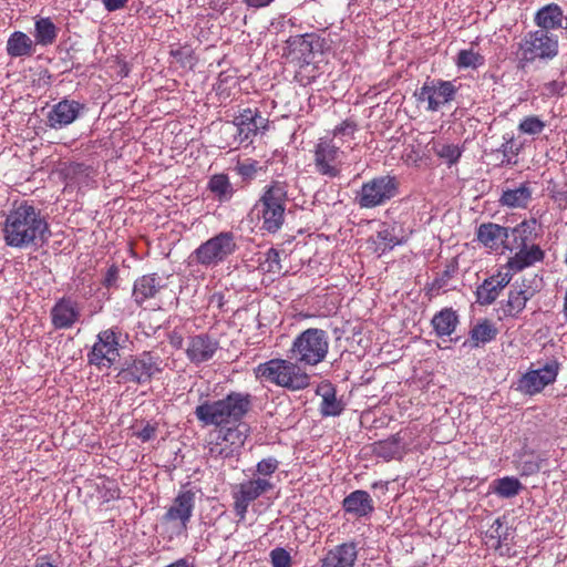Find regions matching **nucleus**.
Masks as SVG:
<instances>
[{"label": "nucleus", "mask_w": 567, "mask_h": 567, "mask_svg": "<svg viewBox=\"0 0 567 567\" xmlns=\"http://www.w3.org/2000/svg\"><path fill=\"white\" fill-rule=\"evenodd\" d=\"M47 223L31 205L21 204L6 219L4 236L8 245H42Z\"/></svg>", "instance_id": "1"}, {"label": "nucleus", "mask_w": 567, "mask_h": 567, "mask_svg": "<svg viewBox=\"0 0 567 567\" xmlns=\"http://www.w3.org/2000/svg\"><path fill=\"white\" fill-rule=\"evenodd\" d=\"M250 408L249 394L229 393L226 398L214 402H205L195 410L197 419L205 424L223 425L238 422Z\"/></svg>", "instance_id": "2"}, {"label": "nucleus", "mask_w": 567, "mask_h": 567, "mask_svg": "<svg viewBox=\"0 0 567 567\" xmlns=\"http://www.w3.org/2000/svg\"><path fill=\"white\" fill-rule=\"evenodd\" d=\"M544 250H518L513 258L507 262L508 270L505 272L499 271L496 276L485 279L484 282L477 288L476 296L477 302L481 305H491L499 296V292L505 288L511 279L512 271H520L526 267L543 260Z\"/></svg>", "instance_id": "3"}, {"label": "nucleus", "mask_w": 567, "mask_h": 567, "mask_svg": "<svg viewBox=\"0 0 567 567\" xmlns=\"http://www.w3.org/2000/svg\"><path fill=\"white\" fill-rule=\"evenodd\" d=\"M258 379L289 390H301L309 385V375L297 362L272 359L259 364L255 370Z\"/></svg>", "instance_id": "4"}, {"label": "nucleus", "mask_w": 567, "mask_h": 567, "mask_svg": "<svg viewBox=\"0 0 567 567\" xmlns=\"http://www.w3.org/2000/svg\"><path fill=\"white\" fill-rule=\"evenodd\" d=\"M329 349L327 332L307 329L292 343L290 359L299 364L316 365L324 360Z\"/></svg>", "instance_id": "5"}, {"label": "nucleus", "mask_w": 567, "mask_h": 567, "mask_svg": "<svg viewBox=\"0 0 567 567\" xmlns=\"http://www.w3.org/2000/svg\"><path fill=\"white\" fill-rule=\"evenodd\" d=\"M558 37L547 30L528 32L519 42L517 56L523 62L551 60L558 54Z\"/></svg>", "instance_id": "6"}, {"label": "nucleus", "mask_w": 567, "mask_h": 567, "mask_svg": "<svg viewBox=\"0 0 567 567\" xmlns=\"http://www.w3.org/2000/svg\"><path fill=\"white\" fill-rule=\"evenodd\" d=\"M399 183L394 176L374 177L361 186L357 195L361 208H374L384 205L398 195Z\"/></svg>", "instance_id": "7"}, {"label": "nucleus", "mask_w": 567, "mask_h": 567, "mask_svg": "<svg viewBox=\"0 0 567 567\" xmlns=\"http://www.w3.org/2000/svg\"><path fill=\"white\" fill-rule=\"evenodd\" d=\"M344 153L340 147L326 137L319 138L313 150V165L318 174L336 178L341 174Z\"/></svg>", "instance_id": "8"}, {"label": "nucleus", "mask_w": 567, "mask_h": 567, "mask_svg": "<svg viewBox=\"0 0 567 567\" xmlns=\"http://www.w3.org/2000/svg\"><path fill=\"white\" fill-rule=\"evenodd\" d=\"M162 363L163 362L159 357L153 355L150 352H144L118 372V382L142 383L148 381L156 373L163 371Z\"/></svg>", "instance_id": "9"}, {"label": "nucleus", "mask_w": 567, "mask_h": 567, "mask_svg": "<svg viewBox=\"0 0 567 567\" xmlns=\"http://www.w3.org/2000/svg\"><path fill=\"white\" fill-rule=\"evenodd\" d=\"M456 86L451 81L432 80L425 82L416 93L417 101L426 102V110L436 112L441 106L454 100Z\"/></svg>", "instance_id": "10"}, {"label": "nucleus", "mask_w": 567, "mask_h": 567, "mask_svg": "<svg viewBox=\"0 0 567 567\" xmlns=\"http://www.w3.org/2000/svg\"><path fill=\"white\" fill-rule=\"evenodd\" d=\"M233 124L237 128L240 143H250L259 131L267 128L268 120L257 109L247 107L234 117Z\"/></svg>", "instance_id": "11"}, {"label": "nucleus", "mask_w": 567, "mask_h": 567, "mask_svg": "<svg viewBox=\"0 0 567 567\" xmlns=\"http://www.w3.org/2000/svg\"><path fill=\"white\" fill-rule=\"evenodd\" d=\"M557 371L558 364L556 362L548 363L542 369L529 371L520 378L517 389L525 394H536L556 380Z\"/></svg>", "instance_id": "12"}, {"label": "nucleus", "mask_w": 567, "mask_h": 567, "mask_svg": "<svg viewBox=\"0 0 567 567\" xmlns=\"http://www.w3.org/2000/svg\"><path fill=\"white\" fill-rule=\"evenodd\" d=\"M84 105L74 100H62L54 104L47 114V125L59 130L72 124L83 111Z\"/></svg>", "instance_id": "13"}, {"label": "nucleus", "mask_w": 567, "mask_h": 567, "mask_svg": "<svg viewBox=\"0 0 567 567\" xmlns=\"http://www.w3.org/2000/svg\"><path fill=\"white\" fill-rule=\"evenodd\" d=\"M195 506V493L192 491L181 492L173 501V504L165 513L163 519L167 523L178 525L186 529L193 515Z\"/></svg>", "instance_id": "14"}, {"label": "nucleus", "mask_w": 567, "mask_h": 567, "mask_svg": "<svg viewBox=\"0 0 567 567\" xmlns=\"http://www.w3.org/2000/svg\"><path fill=\"white\" fill-rule=\"evenodd\" d=\"M97 342L93 346L90 362L99 364L101 360H106L110 364L118 358V340L114 330H104L99 333Z\"/></svg>", "instance_id": "15"}, {"label": "nucleus", "mask_w": 567, "mask_h": 567, "mask_svg": "<svg viewBox=\"0 0 567 567\" xmlns=\"http://www.w3.org/2000/svg\"><path fill=\"white\" fill-rule=\"evenodd\" d=\"M411 231L400 223H383L377 231L374 243L384 248H394L408 244Z\"/></svg>", "instance_id": "16"}, {"label": "nucleus", "mask_w": 567, "mask_h": 567, "mask_svg": "<svg viewBox=\"0 0 567 567\" xmlns=\"http://www.w3.org/2000/svg\"><path fill=\"white\" fill-rule=\"evenodd\" d=\"M358 557L354 543H343L330 549L321 559V567H353Z\"/></svg>", "instance_id": "17"}, {"label": "nucleus", "mask_w": 567, "mask_h": 567, "mask_svg": "<svg viewBox=\"0 0 567 567\" xmlns=\"http://www.w3.org/2000/svg\"><path fill=\"white\" fill-rule=\"evenodd\" d=\"M535 23L538 30H557L567 27V17L563 9L556 3L542 7L535 14Z\"/></svg>", "instance_id": "18"}, {"label": "nucleus", "mask_w": 567, "mask_h": 567, "mask_svg": "<svg viewBox=\"0 0 567 567\" xmlns=\"http://www.w3.org/2000/svg\"><path fill=\"white\" fill-rule=\"evenodd\" d=\"M346 513L355 518L370 515L374 511L373 499L365 491L357 489L350 493L342 502Z\"/></svg>", "instance_id": "19"}, {"label": "nucleus", "mask_w": 567, "mask_h": 567, "mask_svg": "<svg viewBox=\"0 0 567 567\" xmlns=\"http://www.w3.org/2000/svg\"><path fill=\"white\" fill-rule=\"evenodd\" d=\"M478 241L487 248H495L503 246V248H509L505 245L509 237V229L494 223L482 224L476 231Z\"/></svg>", "instance_id": "20"}, {"label": "nucleus", "mask_w": 567, "mask_h": 567, "mask_svg": "<svg viewBox=\"0 0 567 567\" xmlns=\"http://www.w3.org/2000/svg\"><path fill=\"white\" fill-rule=\"evenodd\" d=\"M52 323L56 329H68L78 321L80 311L74 302L62 299L51 310Z\"/></svg>", "instance_id": "21"}, {"label": "nucleus", "mask_w": 567, "mask_h": 567, "mask_svg": "<svg viewBox=\"0 0 567 567\" xmlns=\"http://www.w3.org/2000/svg\"><path fill=\"white\" fill-rule=\"evenodd\" d=\"M217 350V342L205 334H198L189 340L187 357L195 363L209 360Z\"/></svg>", "instance_id": "22"}, {"label": "nucleus", "mask_w": 567, "mask_h": 567, "mask_svg": "<svg viewBox=\"0 0 567 567\" xmlns=\"http://www.w3.org/2000/svg\"><path fill=\"white\" fill-rule=\"evenodd\" d=\"M533 198V189L528 183H523L518 187L503 190L498 202L501 206L508 208H527Z\"/></svg>", "instance_id": "23"}, {"label": "nucleus", "mask_w": 567, "mask_h": 567, "mask_svg": "<svg viewBox=\"0 0 567 567\" xmlns=\"http://www.w3.org/2000/svg\"><path fill=\"white\" fill-rule=\"evenodd\" d=\"M539 225L536 219L524 220L512 229L516 248H539L535 243Z\"/></svg>", "instance_id": "24"}, {"label": "nucleus", "mask_w": 567, "mask_h": 567, "mask_svg": "<svg viewBox=\"0 0 567 567\" xmlns=\"http://www.w3.org/2000/svg\"><path fill=\"white\" fill-rule=\"evenodd\" d=\"M287 203V184L280 181H274L265 187L264 194L257 204L267 205L269 207L285 208Z\"/></svg>", "instance_id": "25"}, {"label": "nucleus", "mask_w": 567, "mask_h": 567, "mask_svg": "<svg viewBox=\"0 0 567 567\" xmlns=\"http://www.w3.org/2000/svg\"><path fill=\"white\" fill-rule=\"evenodd\" d=\"M254 209L257 212L258 218L261 219L264 229L275 233L282 226L285 208L269 207V204H256Z\"/></svg>", "instance_id": "26"}, {"label": "nucleus", "mask_w": 567, "mask_h": 567, "mask_svg": "<svg viewBox=\"0 0 567 567\" xmlns=\"http://www.w3.org/2000/svg\"><path fill=\"white\" fill-rule=\"evenodd\" d=\"M33 50L32 39L21 31L13 32L7 41V52L12 58L31 55Z\"/></svg>", "instance_id": "27"}, {"label": "nucleus", "mask_w": 567, "mask_h": 567, "mask_svg": "<svg viewBox=\"0 0 567 567\" xmlns=\"http://www.w3.org/2000/svg\"><path fill=\"white\" fill-rule=\"evenodd\" d=\"M458 323V316L451 308H445L432 319V326L439 337L451 336Z\"/></svg>", "instance_id": "28"}, {"label": "nucleus", "mask_w": 567, "mask_h": 567, "mask_svg": "<svg viewBox=\"0 0 567 567\" xmlns=\"http://www.w3.org/2000/svg\"><path fill=\"white\" fill-rule=\"evenodd\" d=\"M208 189L215 198L220 202H228L233 197L235 189L226 174H215L209 178Z\"/></svg>", "instance_id": "29"}, {"label": "nucleus", "mask_w": 567, "mask_h": 567, "mask_svg": "<svg viewBox=\"0 0 567 567\" xmlns=\"http://www.w3.org/2000/svg\"><path fill=\"white\" fill-rule=\"evenodd\" d=\"M470 334L473 347H478L481 343L494 340L497 336V329L489 320L484 319L471 329Z\"/></svg>", "instance_id": "30"}, {"label": "nucleus", "mask_w": 567, "mask_h": 567, "mask_svg": "<svg viewBox=\"0 0 567 567\" xmlns=\"http://www.w3.org/2000/svg\"><path fill=\"white\" fill-rule=\"evenodd\" d=\"M272 488V484L266 478H255L239 485V491L247 501H255L260 495Z\"/></svg>", "instance_id": "31"}, {"label": "nucleus", "mask_w": 567, "mask_h": 567, "mask_svg": "<svg viewBox=\"0 0 567 567\" xmlns=\"http://www.w3.org/2000/svg\"><path fill=\"white\" fill-rule=\"evenodd\" d=\"M158 281L155 276H143L134 285V297L136 302L142 303L147 298L153 297L158 289Z\"/></svg>", "instance_id": "32"}, {"label": "nucleus", "mask_w": 567, "mask_h": 567, "mask_svg": "<svg viewBox=\"0 0 567 567\" xmlns=\"http://www.w3.org/2000/svg\"><path fill=\"white\" fill-rule=\"evenodd\" d=\"M34 38L41 45L52 44L56 38V28L49 18H41L35 21Z\"/></svg>", "instance_id": "33"}, {"label": "nucleus", "mask_w": 567, "mask_h": 567, "mask_svg": "<svg viewBox=\"0 0 567 567\" xmlns=\"http://www.w3.org/2000/svg\"><path fill=\"white\" fill-rule=\"evenodd\" d=\"M485 62L484 56L474 47L461 50L457 53L455 63L458 69H477Z\"/></svg>", "instance_id": "34"}, {"label": "nucleus", "mask_w": 567, "mask_h": 567, "mask_svg": "<svg viewBox=\"0 0 567 567\" xmlns=\"http://www.w3.org/2000/svg\"><path fill=\"white\" fill-rule=\"evenodd\" d=\"M523 488L522 483L515 477H503L494 482V492L504 498L516 496Z\"/></svg>", "instance_id": "35"}, {"label": "nucleus", "mask_w": 567, "mask_h": 567, "mask_svg": "<svg viewBox=\"0 0 567 567\" xmlns=\"http://www.w3.org/2000/svg\"><path fill=\"white\" fill-rule=\"evenodd\" d=\"M286 44L287 45L284 50L285 54L288 56L295 54L296 51H299L300 54L295 56L299 59L303 56L306 53H310L312 51L311 42L307 39V35L290 37L286 41Z\"/></svg>", "instance_id": "36"}, {"label": "nucleus", "mask_w": 567, "mask_h": 567, "mask_svg": "<svg viewBox=\"0 0 567 567\" xmlns=\"http://www.w3.org/2000/svg\"><path fill=\"white\" fill-rule=\"evenodd\" d=\"M529 299L525 298V296L522 293V290H515L512 287L508 295L505 312L509 316H517L526 307V302Z\"/></svg>", "instance_id": "37"}, {"label": "nucleus", "mask_w": 567, "mask_h": 567, "mask_svg": "<svg viewBox=\"0 0 567 567\" xmlns=\"http://www.w3.org/2000/svg\"><path fill=\"white\" fill-rule=\"evenodd\" d=\"M215 434L218 440L235 446L237 450H239L245 442L244 433L237 427L220 429L216 431Z\"/></svg>", "instance_id": "38"}, {"label": "nucleus", "mask_w": 567, "mask_h": 567, "mask_svg": "<svg viewBox=\"0 0 567 567\" xmlns=\"http://www.w3.org/2000/svg\"><path fill=\"white\" fill-rule=\"evenodd\" d=\"M238 450L235 446H231L217 437H215V441H209L208 443V453L215 458H229L235 456Z\"/></svg>", "instance_id": "39"}, {"label": "nucleus", "mask_w": 567, "mask_h": 567, "mask_svg": "<svg viewBox=\"0 0 567 567\" xmlns=\"http://www.w3.org/2000/svg\"><path fill=\"white\" fill-rule=\"evenodd\" d=\"M546 127V123L537 115L524 117L518 124V131L527 135H538Z\"/></svg>", "instance_id": "40"}, {"label": "nucleus", "mask_w": 567, "mask_h": 567, "mask_svg": "<svg viewBox=\"0 0 567 567\" xmlns=\"http://www.w3.org/2000/svg\"><path fill=\"white\" fill-rule=\"evenodd\" d=\"M225 252L226 250H194L188 257V262L189 265H193L194 262L209 265L223 259Z\"/></svg>", "instance_id": "41"}, {"label": "nucleus", "mask_w": 567, "mask_h": 567, "mask_svg": "<svg viewBox=\"0 0 567 567\" xmlns=\"http://www.w3.org/2000/svg\"><path fill=\"white\" fill-rule=\"evenodd\" d=\"M512 287L515 290H522L525 298L530 300L540 289V279L537 276L524 277L520 282H515Z\"/></svg>", "instance_id": "42"}, {"label": "nucleus", "mask_w": 567, "mask_h": 567, "mask_svg": "<svg viewBox=\"0 0 567 567\" xmlns=\"http://www.w3.org/2000/svg\"><path fill=\"white\" fill-rule=\"evenodd\" d=\"M342 411L341 402L337 400L334 391L329 389L322 398L321 412L323 415H338Z\"/></svg>", "instance_id": "43"}, {"label": "nucleus", "mask_w": 567, "mask_h": 567, "mask_svg": "<svg viewBox=\"0 0 567 567\" xmlns=\"http://www.w3.org/2000/svg\"><path fill=\"white\" fill-rule=\"evenodd\" d=\"M235 246L231 233H220L219 235L210 238L205 244H202L199 248H231Z\"/></svg>", "instance_id": "44"}, {"label": "nucleus", "mask_w": 567, "mask_h": 567, "mask_svg": "<svg viewBox=\"0 0 567 567\" xmlns=\"http://www.w3.org/2000/svg\"><path fill=\"white\" fill-rule=\"evenodd\" d=\"M357 130L358 126L354 121L346 120L340 125L334 127L333 138H340L342 142H346L349 138H353V135L357 132Z\"/></svg>", "instance_id": "45"}, {"label": "nucleus", "mask_w": 567, "mask_h": 567, "mask_svg": "<svg viewBox=\"0 0 567 567\" xmlns=\"http://www.w3.org/2000/svg\"><path fill=\"white\" fill-rule=\"evenodd\" d=\"M259 164L257 161L247 159L238 163L236 169L237 173L246 181L252 179L259 171Z\"/></svg>", "instance_id": "46"}, {"label": "nucleus", "mask_w": 567, "mask_h": 567, "mask_svg": "<svg viewBox=\"0 0 567 567\" xmlns=\"http://www.w3.org/2000/svg\"><path fill=\"white\" fill-rule=\"evenodd\" d=\"M272 567H291L290 554L284 548H275L270 553Z\"/></svg>", "instance_id": "47"}, {"label": "nucleus", "mask_w": 567, "mask_h": 567, "mask_svg": "<svg viewBox=\"0 0 567 567\" xmlns=\"http://www.w3.org/2000/svg\"><path fill=\"white\" fill-rule=\"evenodd\" d=\"M436 153L440 157L446 159L450 164L457 162L461 156L460 148L451 144L441 145Z\"/></svg>", "instance_id": "48"}, {"label": "nucleus", "mask_w": 567, "mask_h": 567, "mask_svg": "<svg viewBox=\"0 0 567 567\" xmlns=\"http://www.w3.org/2000/svg\"><path fill=\"white\" fill-rule=\"evenodd\" d=\"M279 462L274 457L261 460L257 464V473L262 476H270L278 468Z\"/></svg>", "instance_id": "49"}, {"label": "nucleus", "mask_w": 567, "mask_h": 567, "mask_svg": "<svg viewBox=\"0 0 567 567\" xmlns=\"http://www.w3.org/2000/svg\"><path fill=\"white\" fill-rule=\"evenodd\" d=\"M280 252H286V250H276V249H272V250H268L266 252V261L269 262V267H268V271H274L275 270V267L280 270L281 269V266L279 264V254Z\"/></svg>", "instance_id": "50"}, {"label": "nucleus", "mask_w": 567, "mask_h": 567, "mask_svg": "<svg viewBox=\"0 0 567 567\" xmlns=\"http://www.w3.org/2000/svg\"><path fill=\"white\" fill-rule=\"evenodd\" d=\"M250 503L251 501H247L240 493L237 492L235 494V509L241 518L245 516Z\"/></svg>", "instance_id": "51"}, {"label": "nucleus", "mask_w": 567, "mask_h": 567, "mask_svg": "<svg viewBox=\"0 0 567 567\" xmlns=\"http://www.w3.org/2000/svg\"><path fill=\"white\" fill-rule=\"evenodd\" d=\"M128 0H102L105 9L107 11L118 10L127 3Z\"/></svg>", "instance_id": "52"}, {"label": "nucleus", "mask_w": 567, "mask_h": 567, "mask_svg": "<svg viewBox=\"0 0 567 567\" xmlns=\"http://www.w3.org/2000/svg\"><path fill=\"white\" fill-rule=\"evenodd\" d=\"M248 7L262 8L268 6L272 0H243Z\"/></svg>", "instance_id": "53"}, {"label": "nucleus", "mask_w": 567, "mask_h": 567, "mask_svg": "<svg viewBox=\"0 0 567 567\" xmlns=\"http://www.w3.org/2000/svg\"><path fill=\"white\" fill-rule=\"evenodd\" d=\"M154 427L147 425L145 426L140 433H138V436L143 440V441H148L150 439H152V436L154 435Z\"/></svg>", "instance_id": "54"}, {"label": "nucleus", "mask_w": 567, "mask_h": 567, "mask_svg": "<svg viewBox=\"0 0 567 567\" xmlns=\"http://www.w3.org/2000/svg\"><path fill=\"white\" fill-rule=\"evenodd\" d=\"M35 567H56L45 558H38L35 561Z\"/></svg>", "instance_id": "55"}, {"label": "nucleus", "mask_w": 567, "mask_h": 567, "mask_svg": "<svg viewBox=\"0 0 567 567\" xmlns=\"http://www.w3.org/2000/svg\"><path fill=\"white\" fill-rule=\"evenodd\" d=\"M456 269V265L454 262H452L451 265H449L446 267V270L444 271V275L450 277Z\"/></svg>", "instance_id": "56"}, {"label": "nucleus", "mask_w": 567, "mask_h": 567, "mask_svg": "<svg viewBox=\"0 0 567 567\" xmlns=\"http://www.w3.org/2000/svg\"><path fill=\"white\" fill-rule=\"evenodd\" d=\"M76 168H78L79 171L84 169L82 165H78V167H76Z\"/></svg>", "instance_id": "57"}]
</instances>
